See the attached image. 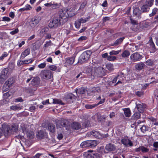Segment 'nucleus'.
Segmentation results:
<instances>
[{"label": "nucleus", "instance_id": "nucleus-28", "mask_svg": "<svg viewBox=\"0 0 158 158\" xmlns=\"http://www.w3.org/2000/svg\"><path fill=\"white\" fill-rule=\"evenodd\" d=\"M136 107L139 113H142L143 111L144 108L141 104H137Z\"/></svg>", "mask_w": 158, "mask_h": 158}, {"label": "nucleus", "instance_id": "nucleus-38", "mask_svg": "<svg viewBox=\"0 0 158 158\" xmlns=\"http://www.w3.org/2000/svg\"><path fill=\"white\" fill-rule=\"evenodd\" d=\"M141 9L143 12H147L149 10L148 5L146 4L143 5L141 7Z\"/></svg>", "mask_w": 158, "mask_h": 158}, {"label": "nucleus", "instance_id": "nucleus-49", "mask_svg": "<svg viewBox=\"0 0 158 158\" xmlns=\"http://www.w3.org/2000/svg\"><path fill=\"white\" fill-rule=\"evenodd\" d=\"M34 60L32 59H30L28 60H23L24 64H28L31 63Z\"/></svg>", "mask_w": 158, "mask_h": 158}, {"label": "nucleus", "instance_id": "nucleus-64", "mask_svg": "<svg viewBox=\"0 0 158 158\" xmlns=\"http://www.w3.org/2000/svg\"><path fill=\"white\" fill-rule=\"evenodd\" d=\"M93 156V158H100V156L99 154L94 152V153Z\"/></svg>", "mask_w": 158, "mask_h": 158}, {"label": "nucleus", "instance_id": "nucleus-17", "mask_svg": "<svg viewBox=\"0 0 158 158\" xmlns=\"http://www.w3.org/2000/svg\"><path fill=\"white\" fill-rule=\"evenodd\" d=\"M130 19L131 23L132 24V26L131 27V29L133 31H137L138 29V28H137L138 25V23L135 20L131 18H130Z\"/></svg>", "mask_w": 158, "mask_h": 158}, {"label": "nucleus", "instance_id": "nucleus-18", "mask_svg": "<svg viewBox=\"0 0 158 158\" xmlns=\"http://www.w3.org/2000/svg\"><path fill=\"white\" fill-rule=\"evenodd\" d=\"M94 153V152L93 151H88L86 152H84L83 155L85 158H93V156Z\"/></svg>", "mask_w": 158, "mask_h": 158}, {"label": "nucleus", "instance_id": "nucleus-4", "mask_svg": "<svg viewBox=\"0 0 158 158\" xmlns=\"http://www.w3.org/2000/svg\"><path fill=\"white\" fill-rule=\"evenodd\" d=\"M41 77L44 79H49L53 77V74L51 71L47 70H42L40 73Z\"/></svg>", "mask_w": 158, "mask_h": 158}, {"label": "nucleus", "instance_id": "nucleus-61", "mask_svg": "<svg viewBox=\"0 0 158 158\" xmlns=\"http://www.w3.org/2000/svg\"><path fill=\"white\" fill-rule=\"evenodd\" d=\"M150 47L153 49L154 50L155 49V47L154 44L152 40L151 41L150 40Z\"/></svg>", "mask_w": 158, "mask_h": 158}, {"label": "nucleus", "instance_id": "nucleus-48", "mask_svg": "<svg viewBox=\"0 0 158 158\" xmlns=\"http://www.w3.org/2000/svg\"><path fill=\"white\" fill-rule=\"evenodd\" d=\"M90 19V17L89 16L87 17V18L83 19H79V20L81 22V23H84L87 22L89 19Z\"/></svg>", "mask_w": 158, "mask_h": 158}, {"label": "nucleus", "instance_id": "nucleus-6", "mask_svg": "<svg viewBox=\"0 0 158 158\" xmlns=\"http://www.w3.org/2000/svg\"><path fill=\"white\" fill-rule=\"evenodd\" d=\"M40 79L38 77H34L31 81V85L33 88H31L32 91H35L37 89L38 85L40 83Z\"/></svg>", "mask_w": 158, "mask_h": 158}, {"label": "nucleus", "instance_id": "nucleus-26", "mask_svg": "<svg viewBox=\"0 0 158 158\" xmlns=\"http://www.w3.org/2000/svg\"><path fill=\"white\" fill-rule=\"evenodd\" d=\"M74 59L75 58L73 57L67 58H66V62L69 64H72L74 63Z\"/></svg>", "mask_w": 158, "mask_h": 158}, {"label": "nucleus", "instance_id": "nucleus-53", "mask_svg": "<svg viewBox=\"0 0 158 158\" xmlns=\"http://www.w3.org/2000/svg\"><path fill=\"white\" fill-rule=\"evenodd\" d=\"M11 95V93L8 92L6 93H4L3 94V96L4 98H7L9 97H10Z\"/></svg>", "mask_w": 158, "mask_h": 158}, {"label": "nucleus", "instance_id": "nucleus-8", "mask_svg": "<svg viewBox=\"0 0 158 158\" xmlns=\"http://www.w3.org/2000/svg\"><path fill=\"white\" fill-rule=\"evenodd\" d=\"M141 56L138 52H135L131 54L130 58L132 62H135L141 59Z\"/></svg>", "mask_w": 158, "mask_h": 158}, {"label": "nucleus", "instance_id": "nucleus-39", "mask_svg": "<svg viewBox=\"0 0 158 158\" xmlns=\"http://www.w3.org/2000/svg\"><path fill=\"white\" fill-rule=\"evenodd\" d=\"M140 117V114L139 112H136L134 114L132 117L134 119H138Z\"/></svg>", "mask_w": 158, "mask_h": 158}, {"label": "nucleus", "instance_id": "nucleus-54", "mask_svg": "<svg viewBox=\"0 0 158 158\" xmlns=\"http://www.w3.org/2000/svg\"><path fill=\"white\" fill-rule=\"evenodd\" d=\"M52 8L53 9H55L56 8L58 7L59 6V5L56 3H54V2H52Z\"/></svg>", "mask_w": 158, "mask_h": 158}, {"label": "nucleus", "instance_id": "nucleus-10", "mask_svg": "<svg viewBox=\"0 0 158 158\" xmlns=\"http://www.w3.org/2000/svg\"><path fill=\"white\" fill-rule=\"evenodd\" d=\"M75 96L72 93L69 94L64 98V100L68 103L73 102L75 99Z\"/></svg>", "mask_w": 158, "mask_h": 158}, {"label": "nucleus", "instance_id": "nucleus-43", "mask_svg": "<svg viewBox=\"0 0 158 158\" xmlns=\"http://www.w3.org/2000/svg\"><path fill=\"white\" fill-rule=\"evenodd\" d=\"M124 39V37H121L117 39L114 42V44L118 45L121 44Z\"/></svg>", "mask_w": 158, "mask_h": 158}, {"label": "nucleus", "instance_id": "nucleus-32", "mask_svg": "<svg viewBox=\"0 0 158 158\" xmlns=\"http://www.w3.org/2000/svg\"><path fill=\"white\" fill-rule=\"evenodd\" d=\"M89 147L92 148L96 145V142L94 140H88Z\"/></svg>", "mask_w": 158, "mask_h": 158}, {"label": "nucleus", "instance_id": "nucleus-21", "mask_svg": "<svg viewBox=\"0 0 158 158\" xmlns=\"http://www.w3.org/2000/svg\"><path fill=\"white\" fill-rule=\"evenodd\" d=\"M71 126L73 129L75 130H78L81 128L80 124L76 122L73 123L71 124Z\"/></svg>", "mask_w": 158, "mask_h": 158}, {"label": "nucleus", "instance_id": "nucleus-42", "mask_svg": "<svg viewBox=\"0 0 158 158\" xmlns=\"http://www.w3.org/2000/svg\"><path fill=\"white\" fill-rule=\"evenodd\" d=\"M80 146L82 148L89 147L88 140L83 142L80 144Z\"/></svg>", "mask_w": 158, "mask_h": 158}, {"label": "nucleus", "instance_id": "nucleus-57", "mask_svg": "<svg viewBox=\"0 0 158 158\" xmlns=\"http://www.w3.org/2000/svg\"><path fill=\"white\" fill-rule=\"evenodd\" d=\"M46 65V63L45 62L41 63L38 65V67L40 69L44 68Z\"/></svg>", "mask_w": 158, "mask_h": 158}, {"label": "nucleus", "instance_id": "nucleus-29", "mask_svg": "<svg viewBox=\"0 0 158 158\" xmlns=\"http://www.w3.org/2000/svg\"><path fill=\"white\" fill-rule=\"evenodd\" d=\"M49 131L53 133L55 131V126L52 124H50L48 126Z\"/></svg>", "mask_w": 158, "mask_h": 158}, {"label": "nucleus", "instance_id": "nucleus-63", "mask_svg": "<svg viewBox=\"0 0 158 158\" xmlns=\"http://www.w3.org/2000/svg\"><path fill=\"white\" fill-rule=\"evenodd\" d=\"M141 149L142 152H146L148 151V149L147 148L143 147H141Z\"/></svg>", "mask_w": 158, "mask_h": 158}, {"label": "nucleus", "instance_id": "nucleus-5", "mask_svg": "<svg viewBox=\"0 0 158 158\" xmlns=\"http://www.w3.org/2000/svg\"><path fill=\"white\" fill-rule=\"evenodd\" d=\"M39 21V19L37 18H32L29 19L28 25L31 28H33L38 24Z\"/></svg>", "mask_w": 158, "mask_h": 158}, {"label": "nucleus", "instance_id": "nucleus-52", "mask_svg": "<svg viewBox=\"0 0 158 158\" xmlns=\"http://www.w3.org/2000/svg\"><path fill=\"white\" fill-rule=\"evenodd\" d=\"M81 25V23L79 19L76 21L75 23V25L76 28H79L80 27Z\"/></svg>", "mask_w": 158, "mask_h": 158}, {"label": "nucleus", "instance_id": "nucleus-59", "mask_svg": "<svg viewBox=\"0 0 158 158\" xmlns=\"http://www.w3.org/2000/svg\"><path fill=\"white\" fill-rule=\"evenodd\" d=\"M49 68L52 71H55L57 69V67L55 65H50L49 66Z\"/></svg>", "mask_w": 158, "mask_h": 158}, {"label": "nucleus", "instance_id": "nucleus-34", "mask_svg": "<svg viewBox=\"0 0 158 158\" xmlns=\"http://www.w3.org/2000/svg\"><path fill=\"white\" fill-rule=\"evenodd\" d=\"M49 30V28L47 27H44L42 28L40 33L41 35H43L46 33L48 32Z\"/></svg>", "mask_w": 158, "mask_h": 158}, {"label": "nucleus", "instance_id": "nucleus-31", "mask_svg": "<svg viewBox=\"0 0 158 158\" xmlns=\"http://www.w3.org/2000/svg\"><path fill=\"white\" fill-rule=\"evenodd\" d=\"M53 45V44L51 40L47 41H46L45 44H44V49H46L48 47L52 46Z\"/></svg>", "mask_w": 158, "mask_h": 158}, {"label": "nucleus", "instance_id": "nucleus-46", "mask_svg": "<svg viewBox=\"0 0 158 158\" xmlns=\"http://www.w3.org/2000/svg\"><path fill=\"white\" fill-rule=\"evenodd\" d=\"M121 51V50L118 51L112 50L110 52L109 54L110 55H117L118 54L119 52H120Z\"/></svg>", "mask_w": 158, "mask_h": 158}, {"label": "nucleus", "instance_id": "nucleus-55", "mask_svg": "<svg viewBox=\"0 0 158 158\" xmlns=\"http://www.w3.org/2000/svg\"><path fill=\"white\" fill-rule=\"evenodd\" d=\"M140 129L142 132L144 133L147 131V129L146 126L143 125L140 127Z\"/></svg>", "mask_w": 158, "mask_h": 158}, {"label": "nucleus", "instance_id": "nucleus-50", "mask_svg": "<svg viewBox=\"0 0 158 158\" xmlns=\"http://www.w3.org/2000/svg\"><path fill=\"white\" fill-rule=\"evenodd\" d=\"M19 32V30L18 28H16L14 30L11 31L10 33L12 35H14L17 34Z\"/></svg>", "mask_w": 158, "mask_h": 158}, {"label": "nucleus", "instance_id": "nucleus-51", "mask_svg": "<svg viewBox=\"0 0 158 158\" xmlns=\"http://www.w3.org/2000/svg\"><path fill=\"white\" fill-rule=\"evenodd\" d=\"M87 3V2L86 1H85L83 2V3H82L79 8V10H83V9H84L85 6L86 5Z\"/></svg>", "mask_w": 158, "mask_h": 158}, {"label": "nucleus", "instance_id": "nucleus-60", "mask_svg": "<svg viewBox=\"0 0 158 158\" xmlns=\"http://www.w3.org/2000/svg\"><path fill=\"white\" fill-rule=\"evenodd\" d=\"M138 96L140 97L143 95V92L140 91H138L135 93Z\"/></svg>", "mask_w": 158, "mask_h": 158}, {"label": "nucleus", "instance_id": "nucleus-22", "mask_svg": "<svg viewBox=\"0 0 158 158\" xmlns=\"http://www.w3.org/2000/svg\"><path fill=\"white\" fill-rule=\"evenodd\" d=\"M15 82V80L13 78L11 77L9 78L7 81L5 82V84H6L8 86L10 87L11 85Z\"/></svg>", "mask_w": 158, "mask_h": 158}, {"label": "nucleus", "instance_id": "nucleus-14", "mask_svg": "<svg viewBox=\"0 0 158 158\" xmlns=\"http://www.w3.org/2000/svg\"><path fill=\"white\" fill-rule=\"evenodd\" d=\"M116 148L115 145L112 143H109L107 144L105 147V149L108 152L114 151L115 150Z\"/></svg>", "mask_w": 158, "mask_h": 158}, {"label": "nucleus", "instance_id": "nucleus-3", "mask_svg": "<svg viewBox=\"0 0 158 158\" xmlns=\"http://www.w3.org/2000/svg\"><path fill=\"white\" fill-rule=\"evenodd\" d=\"M62 22L60 19H59L58 17H55L54 18L53 20L50 22L49 26L51 28H55L60 26Z\"/></svg>", "mask_w": 158, "mask_h": 158}, {"label": "nucleus", "instance_id": "nucleus-19", "mask_svg": "<svg viewBox=\"0 0 158 158\" xmlns=\"http://www.w3.org/2000/svg\"><path fill=\"white\" fill-rule=\"evenodd\" d=\"M30 53V50L29 48H27L23 51L21 53L20 56V59H23L25 57L29 55Z\"/></svg>", "mask_w": 158, "mask_h": 158}, {"label": "nucleus", "instance_id": "nucleus-35", "mask_svg": "<svg viewBox=\"0 0 158 158\" xmlns=\"http://www.w3.org/2000/svg\"><path fill=\"white\" fill-rule=\"evenodd\" d=\"M10 109L11 110L15 111L17 110H20L21 109V108L19 105L12 106H10Z\"/></svg>", "mask_w": 158, "mask_h": 158}, {"label": "nucleus", "instance_id": "nucleus-25", "mask_svg": "<svg viewBox=\"0 0 158 158\" xmlns=\"http://www.w3.org/2000/svg\"><path fill=\"white\" fill-rule=\"evenodd\" d=\"M125 116L127 117L130 116L131 115V111L129 109L127 108L123 109Z\"/></svg>", "mask_w": 158, "mask_h": 158}, {"label": "nucleus", "instance_id": "nucleus-11", "mask_svg": "<svg viewBox=\"0 0 158 158\" xmlns=\"http://www.w3.org/2000/svg\"><path fill=\"white\" fill-rule=\"evenodd\" d=\"M20 127L23 132L24 134H26L28 137H30L33 135L32 132L30 133L28 132V130L27 125L23 124H21L20 125Z\"/></svg>", "mask_w": 158, "mask_h": 158}, {"label": "nucleus", "instance_id": "nucleus-1", "mask_svg": "<svg viewBox=\"0 0 158 158\" xmlns=\"http://www.w3.org/2000/svg\"><path fill=\"white\" fill-rule=\"evenodd\" d=\"M18 129V127L16 126H11L10 127L5 124H3L2 125V131L5 133V135H7L11 132L16 131Z\"/></svg>", "mask_w": 158, "mask_h": 158}, {"label": "nucleus", "instance_id": "nucleus-56", "mask_svg": "<svg viewBox=\"0 0 158 158\" xmlns=\"http://www.w3.org/2000/svg\"><path fill=\"white\" fill-rule=\"evenodd\" d=\"M146 64L148 65L151 66L153 64V62L151 60L149 59L146 61Z\"/></svg>", "mask_w": 158, "mask_h": 158}, {"label": "nucleus", "instance_id": "nucleus-23", "mask_svg": "<svg viewBox=\"0 0 158 158\" xmlns=\"http://www.w3.org/2000/svg\"><path fill=\"white\" fill-rule=\"evenodd\" d=\"M90 67H91V69H90V71H93L94 69L96 68L98 66V63L97 61H94V60H92V62L89 65Z\"/></svg>", "mask_w": 158, "mask_h": 158}, {"label": "nucleus", "instance_id": "nucleus-7", "mask_svg": "<svg viewBox=\"0 0 158 158\" xmlns=\"http://www.w3.org/2000/svg\"><path fill=\"white\" fill-rule=\"evenodd\" d=\"M89 56H90L88 54L87 52H83L80 57L79 60V62L81 64L85 63L88 60Z\"/></svg>", "mask_w": 158, "mask_h": 158}, {"label": "nucleus", "instance_id": "nucleus-41", "mask_svg": "<svg viewBox=\"0 0 158 158\" xmlns=\"http://www.w3.org/2000/svg\"><path fill=\"white\" fill-rule=\"evenodd\" d=\"M97 106L96 104H86L85 105V107L87 109H92Z\"/></svg>", "mask_w": 158, "mask_h": 158}, {"label": "nucleus", "instance_id": "nucleus-62", "mask_svg": "<svg viewBox=\"0 0 158 158\" xmlns=\"http://www.w3.org/2000/svg\"><path fill=\"white\" fill-rule=\"evenodd\" d=\"M26 10H30L32 9V7L29 5L27 4L25 6Z\"/></svg>", "mask_w": 158, "mask_h": 158}, {"label": "nucleus", "instance_id": "nucleus-58", "mask_svg": "<svg viewBox=\"0 0 158 158\" xmlns=\"http://www.w3.org/2000/svg\"><path fill=\"white\" fill-rule=\"evenodd\" d=\"M157 9L156 8H154L152 10V13L150 14L149 15L150 16H152L155 15L156 13Z\"/></svg>", "mask_w": 158, "mask_h": 158}, {"label": "nucleus", "instance_id": "nucleus-27", "mask_svg": "<svg viewBox=\"0 0 158 158\" xmlns=\"http://www.w3.org/2000/svg\"><path fill=\"white\" fill-rule=\"evenodd\" d=\"M145 66V64L142 63H139L135 65V68L138 70H140L143 69Z\"/></svg>", "mask_w": 158, "mask_h": 158}, {"label": "nucleus", "instance_id": "nucleus-44", "mask_svg": "<svg viewBox=\"0 0 158 158\" xmlns=\"http://www.w3.org/2000/svg\"><path fill=\"white\" fill-rule=\"evenodd\" d=\"M97 151L101 153L102 154L105 153V151L104 147L103 146H102L98 148L97 149Z\"/></svg>", "mask_w": 158, "mask_h": 158}, {"label": "nucleus", "instance_id": "nucleus-36", "mask_svg": "<svg viewBox=\"0 0 158 158\" xmlns=\"http://www.w3.org/2000/svg\"><path fill=\"white\" fill-rule=\"evenodd\" d=\"M130 55V52L127 50H125L122 53V57L125 58L128 57Z\"/></svg>", "mask_w": 158, "mask_h": 158}, {"label": "nucleus", "instance_id": "nucleus-2", "mask_svg": "<svg viewBox=\"0 0 158 158\" xmlns=\"http://www.w3.org/2000/svg\"><path fill=\"white\" fill-rule=\"evenodd\" d=\"M9 75L8 69L7 68L4 69L1 72L0 74V83L3 84L8 77Z\"/></svg>", "mask_w": 158, "mask_h": 158}, {"label": "nucleus", "instance_id": "nucleus-30", "mask_svg": "<svg viewBox=\"0 0 158 158\" xmlns=\"http://www.w3.org/2000/svg\"><path fill=\"white\" fill-rule=\"evenodd\" d=\"M52 103L54 104H59L60 105H64V104L63 102H62L61 101L56 99H52Z\"/></svg>", "mask_w": 158, "mask_h": 158}, {"label": "nucleus", "instance_id": "nucleus-16", "mask_svg": "<svg viewBox=\"0 0 158 158\" xmlns=\"http://www.w3.org/2000/svg\"><path fill=\"white\" fill-rule=\"evenodd\" d=\"M69 123V122L66 119H63L61 120V122L59 124L58 123L56 124L57 128H60L61 126L62 127H65Z\"/></svg>", "mask_w": 158, "mask_h": 158}, {"label": "nucleus", "instance_id": "nucleus-12", "mask_svg": "<svg viewBox=\"0 0 158 158\" xmlns=\"http://www.w3.org/2000/svg\"><path fill=\"white\" fill-rule=\"evenodd\" d=\"M90 136L94 137L98 139H101L104 137V135L98 131H93L90 132Z\"/></svg>", "mask_w": 158, "mask_h": 158}, {"label": "nucleus", "instance_id": "nucleus-9", "mask_svg": "<svg viewBox=\"0 0 158 158\" xmlns=\"http://www.w3.org/2000/svg\"><path fill=\"white\" fill-rule=\"evenodd\" d=\"M104 71V69L100 66H98L96 68L94 69L93 71H90L91 72V74L94 73L95 76L99 75L102 73Z\"/></svg>", "mask_w": 158, "mask_h": 158}, {"label": "nucleus", "instance_id": "nucleus-33", "mask_svg": "<svg viewBox=\"0 0 158 158\" xmlns=\"http://www.w3.org/2000/svg\"><path fill=\"white\" fill-rule=\"evenodd\" d=\"M76 10V8L75 7L73 8L69 14V16H72L77 14V13L75 11Z\"/></svg>", "mask_w": 158, "mask_h": 158}, {"label": "nucleus", "instance_id": "nucleus-45", "mask_svg": "<svg viewBox=\"0 0 158 158\" xmlns=\"http://www.w3.org/2000/svg\"><path fill=\"white\" fill-rule=\"evenodd\" d=\"M8 55V53L6 52H4L0 57V61H2Z\"/></svg>", "mask_w": 158, "mask_h": 158}, {"label": "nucleus", "instance_id": "nucleus-15", "mask_svg": "<svg viewBox=\"0 0 158 158\" xmlns=\"http://www.w3.org/2000/svg\"><path fill=\"white\" fill-rule=\"evenodd\" d=\"M68 15V13H66L65 10L60 11L59 14V19H60L61 21L63 22V19H65Z\"/></svg>", "mask_w": 158, "mask_h": 158}, {"label": "nucleus", "instance_id": "nucleus-24", "mask_svg": "<svg viewBox=\"0 0 158 158\" xmlns=\"http://www.w3.org/2000/svg\"><path fill=\"white\" fill-rule=\"evenodd\" d=\"M133 14L134 15L139 17L141 13V11L139 9L138 7H136L133 9Z\"/></svg>", "mask_w": 158, "mask_h": 158}, {"label": "nucleus", "instance_id": "nucleus-20", "mask_svg": "<svg viewBox=\"0 0 158 158\" xmlns=\"http://www.w3.org/2000/svg\"><path fill=\"white\" fill-rule=\"evenodd\" d=\"M87 91L86 88L85 87H81L78 89H76L75 90V91L77 93L78 92V93L80 94H85Z\"/></svg>", "mask_w": 158, "mask_h": 158}, {"label": "nucleus", "instance_id": "nucleus-47", "mask_svg": "<svg viewBox=\"0 0 158 158\" xmlns=\"http://www.w3.org/2000/svg\"><path fill=\"white\" fill-rule=\"evenodd\" d=\"M46 135V133L42 131H40L38 133V136L41 138H43Z\"/></svg>", "mask_w": 158, "mask_h": 158}, {"label": "nucleus", "instance_id": "nucleus-37", "mask_svg": "<svg viewBox=\"0 0 158 158\" xmlns=\"http://www.w3.org/2000/svg\"><path fill=\"white\" fill-rule=\"evenodd\" d=\"M117 60V57L112 55H109L107 58V60L109 61H113Z\"/></svg>", "mask_w": 158, "mask_h": 158}, {"label": "nucleus", "instance_id": "nucleus-40", "mask_svg": "<svg viewBox=\"0 0 158 158\" xmlns=\"http://www.w3.org/2000/svg\"><path fill=\"white\" fill-rule=\"evenodd\" d=\"M107 69L110 71H111L114 69V65L111 63H108L106 65Z\"/></svg>", "mask_w": 158, "mask_h": 158}, {"label": "nucleus", "instance_id": "nucleus-13", "mask_svg": "<svg viewBox=\"0 0 158 158\" xmlns=\"http://www.w3.org/2000/svg\"><path fill=\"white\" fill-rule=\"evenodd\" d=\"M121 142L122 144L127 147H131L133 146V143L131 140L127 138L122 139Z\"/></svg>", "mask_w": 158, "mask_h": 158}]
</instances>
